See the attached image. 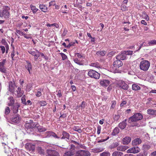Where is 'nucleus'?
Wrapping results in <instances>:
<instances>
[{"instance_id":"obj_46","label":"nucleus","mask_w":156,"mask_h":156,"mask_svg":"<svg viewBox=\"0 0 156 156\" xmlns=\"http://www.w3.org/2000/svg\"><path fill=\"white\" fill-rule=\"evenodd\" d=\"M10 112V109L8 107H6L5 108V115H8Z\"/></svg>"},{"instance_id":"obj_36","label":"nucleus","mask_w":156,"mask_h":156,"mask_svg":"<svg viewBox=\"0 0 156 156\" xmlns=\"http://www.w3.org/2000/svg\"><path fill=\"white\" fill-rule=\"evenodd\" d=\"M119 144L117 142H114L109 146V148L112 149L117 147L119 145Z\"/></svg>"},{"instance_id":"obj_34","label":"nucleus","mask_w":156,"mask_h":156,"mask_svg":"<svg viewBox=\"0 0 156 156\" xmlns=\"http://www.w3.org/2000/svg\"><path fill=\"white\" fill-rule=\"evenodd\" d=\"M25 126L27 129H32L35 127L34 125L33 126L32 124L29 123H26L25 125Z\"/></svg>"},{"instance_id":"obj_44","label":"nucleus","mask_w":156,"mask_h":156,"mask_svg":"<svg viewBox=\"0 0 156 156\" xmlns=\"http://www.w3.org/2000/svg\"><path fill=\"white\" fill-rule=\"evenodd\" d=\"M143 148L144 150L147 151L150 149L151 146L149 145L144 144L143 146Z\"/></svg>"},{"instance_id":"obj_64","label":"nucleus","mask_w":156,"mask_h":156,"mask_svg":"<svg viewBox=\"0 0 156 156\" xmlns=\"http://www.w3.org/2000/svg\"><path fill=\"white\" fill-rule=\"evenodd\" d=\"M101 126H98V130L97 133L98 134H99L100 133L101 130Z\"/></svg>"},{"instance_id":"obj_5","label":"nucleus","mask_w":156,"mask_h":156,"mask_svg":"<svg viewBox=\"0 0 156 156\" xmlns=\"http://www.w3.org/2000/svg\"><path fill=\"white\" fill-rule=\"evenodd\" d=\"M21 119L20 115L17 114L14 115L12 118H11L9 121V122L11 123H18L20 121Z\"/></svg>"},{"instance_id":"obj_45","label":"nucleus","mask_w":156,"mask_h":156,"mask_svg":"<svg viewBox=\"0 0 156 156\" xmlns=\"http://www.w3.org/2000/svg\"><path fill=\"white\" fill-rule=\"evenodd\" d=\"M120 117V115L117 114V115H115L114 116L113 119L114 121H117L119 119Z\"/></svg>"},{"instance_id":"obj_54","label":"nucleus","mask_w":156,"mask_h":156,"mask_svg":"<svg viewBox=\"0 0 156 156\" xmlns=\"http://www.w3.org/2000/svg\"><path fill=\"white\" fill-rule=\"evenodd\" d=\"M25 97V95L23 96L21 99V100L22 101V103L24 105H26L27 103L26 102V99L24 97Z\"/></svg>"},{"instance_id":"obj_47","label":"nucleus","mask_w":156,"mask_h":156,"mask_svg":"<svg viewBox=\"0 0 156 156\" xmlns=\"http://www.w3.org/2000/svg\"><path fill=\"white\" fill-rule=\"evenodd\" d=\"M60 54L63 60H64L67 58V56L64 53L61 52L60 53Z\"/></svg>"},{"instance_id":"obj_32","label":"nucleus","mask_w":156,"mask_h":156,"mask_svg":"<svg viewBox=\"0 0 156 156\" xmlns=\"http://www.w3.org/2000/svg\"><path fill=\"white\" fill-rule=\"evenodd\" d=\"M14 84L12 83V82H9V90L11 92H13L14 91Z\"/></svg>"},{"instance_id":"obj_16","label":"nucleus","mask_w":156,"mask_h":156,"mask_svg":"<svg viewBox=\"0 0 156 156\" xmlns=\"http://www.w3.org/2000/svg\"><path fill=\"white\" fill-rule=\"evenodd\" d=\"M16 92L17 93V94L16 95L18 97H21L24 93L23 90H22L21 88L20 87L18 88Z\"/></svg>"},{"instance_id":"obj_22","label":"nucleus","mask_w":156,"mask_h":156,"mask_svg":"<svg viewBox=\"0 0 156 156\" xmlns=\"http://www.w3.org/2000/svg\"><path fill=\"white\" fill-rule=\"evenodd\" d=\"M8 99L9 100V102L8 104V105L9 106H12L15 104V99L12 96H10L8 98Z\"/></svg>"},{"instance_id":"obj_58","label":"nucleus","mask_w":156,"mask_h":156,"mask_svg":"<svg viewBox=\"0 0 156 156\" xmlns=\"http://www.w3.org/2000/svg\"><path fill=\"white\" fill-rule=\"evenodd\" d=\"M16 32L18 34L21 35H24L25 34H24L23 32H22L21 31L19 30H16Z\"/></svg>"},{"instance_id":"obj_41","label":"nucleus","mask_w":156,"mask_h":156,"mask_svg":"<svg viewBox=\"0 0 156 156\" xmlns=\"http://www.w3.org/2000/svg\"><path fill=\"white\" fill-rule=\"evenodd\" d=\"M36 51H37L38 54H40L41 55V56L43 57L46 60H48V56L46 55H44V54L43 53H40L39 51L36 50Z\"/></svg>"},{"instance_id":"obj_52","label":"nucleus","mask_w":156,"mask_h":156,"mask_svg":"<svg viewBox=\"0 0 156 156\" xmlns=\"http://www.w3.org/2000/svg\"><path fill=\"white\" fill-rule=\"evenodd\" d=\"M28 52L32 56H34L35 55H36L37 53V52H36L35 51H32L31 50H30L28 51Z\"/></svg>"},{"instance_id":"obj_15","label":"nucleus","mask_w":156,"mask_h":156,"mask_svg":"<svg viewBox=\"0 0 156 156\" xmlns=\"http://www.w3.org/2000/svg\"><path fill=\"white\" fill-rule=\"evenodd\" d=\"M27 64L25 65V67L26 69L28 71L30 74L31 73L30 70L32 69V64L28 61H26Z\"/></svg>"},{"instance_id":"obj_37","label":"nucleus","mask_w":156,"mask_h":156,"mask_svg":"<svg viewBox=\"0 0 156 156\" xmlns=\"http://www.w3.org/2000/svg\"><path fill=\"white\" fill-rule=\"evenodd\" d=\"M37 151L41 154H44V150L41 147H38L37 148Z\"/></svg>"},{"instance_id":"obj_6","label":"nucleus","mask_w":156,"mask_h":156,"mask_svg":"<svg viewBox=\"0 0 156 156\" xmlns=\"http://www.w3.org/2000/svg\"><path fill=\"white\" fill-rule=\"evenodd\" d=\"M47 156H59L58 152L55 150H48L47 151Z\"/></svg>"},{"instance_id":"obj_53","label":"nucleus","mask_w":156,"mask_h":156,"mask_svg":"<svg viewBox=\"0 0 156 156\" xmlns=\"http://www.w3.org/2000/svg\"><path fill=\"white\" fill-rule=\"evenodd\" d=\"M39 104L41 106H44L47 105V103L46 101H40L39 102Z\"/></svg>"},{"instance_id":"obj_17","label":"nucleus","mask_w":156,"mask_h":156,"mask_svg":"<svg viewBox=\"0 0 156 156\" xmlns=\"http://www.w3.org/2000/svg\"><path fill=\"white\" fill-rule=\"evenodd\" d=\"M75 152L73 150H69L68 151H66L64 153L63 156H72L74 155Z\"/></svg>"},{"instance_id":"obj_35","label":"nucleus","mask_w":156,"mask_h":156,"mask_svg":"<svg viewBox=\"0 0 156 156\" xmlns=\"http://www.w3.org/2000/svg\"><path fill=\"white\" fill-rule=\"evenodd\" d=\"M90 66L95 67L97 68H99L100 67V65L97 62L91 63L90 65Z\"/></svg>"},{"instance_id":"obj_20","label":"nucleus","mask_w":156,"mask_h":156,"mask_svg":"<svg viewBox=\"0 0 156 156\" xmlns=\"http://www.w3.org/2000/svg\"><path fill=\"white\" fill-rule=\"evenodd\" d=\"M48 135L50 136H52L55 138L60 139L61 137L57 136V134L55 133L52 131H48L46 132Z\"/></svg>"},{"instance_id":"obj_48","label":"nucleus","mask_w":156,"mask_h":156,"mask_svg":"<svg viewBox=\"0 0 156 156\" xmlns=\"http://www.w3.org/2000/svg\"><path fill=\"white\" fill-rule=\"evenodd\" d=\"M126 56L127 55H131L133 54V51H124Z\"/></svg>"},{"instance_id":"obj_12","label":"nucleus","mask_w":156,"mask_h":156,"mask_svg":"<svg viewBox=\"0 0 156 156\" xmlns=\"http://www.w3.org/2000/svg\"><path fill=\"white\" fill-rule=\"evenodd\" d=\"M116 58L117 59H119L121 60H124L126 59V57L124 51H123L117 56Z\"/></svg>"},{"instance_id":"obj_9","label":"nucleus","mask_w":156,"mask_h":156,"mask_svg":"<svg viewBox=\"0 0 156 156\" xmlns=\"http://www.w3.org/2000/svg\"><path fill=\"white\" fill-rule=\"evenodd\" d=\"M140 149L137 146L131 148L127 151V153H136L140 151Z\"/></svg>"},{"instance_id":"obj_62","label":"nucleus","mask_w":156,"mask_h":156,"mask_svg":"<svg viewBox=\"0 0 156 156\" xmlns=\"http://www.w3.org/2000/svg\"><path fill=\"white\" fill-rule=\"evenodd\" d=\"M40 55L39 54H36V55H35L34 56V59L35 61H36L37 60V59L39 57Z\"/></svg>"},{"instance_id":"obj_59","label":"nucleus","mask_w":156,"mask_h":156,"mask_svg":"<svg viewBox=\"0 0 156 156\" xmlns=\"http://www.w3.org/2000/svg\"><path fill=\"white\" fill-rule=\"evenodd\" d=\"M6 60L5 59H4L2 60V61L0 62V66H4V65L6 62Z\"/></svg>"},{"instance_id":"obj_21","label":"nucleus","mask_w":156,"mask_h":156,"mask_svg":"<svg viewBox=\"0 0 156 156\" xmlns=\"http://www.w3.org/2000/svg\"><path fill=\"white\" fill-rule=\"evenodd\" d=\"M35 127L38 130L39 132H44L46 130V129L42 126H38L37 125L35 126Z\"/></svg>"},{"instance_id":"obj_29","label":"nucleus","mask_w":156,"mask_h":156,"mask_svg":"<svg viewBox=\"0 0 156 156\" xmlns=\"http://www.w3.org/2000/svg\"><path fill=\"white\" fill-rule=\"evenodd\" d=\"M73 61L75 63L80 66L83 65V62L82 61L79 60L77 58L74 59Z\"/></svg>"},{"instance_id":"obj_25","label":"nucleus","mask_w":156,"mask_h":156,"mask_svg":"<svg viewBox=\"0 0 156 156\" xmlns=\"http://www.w3.org/2000/svg\"><path fill=\"white\" fill-rule=\"evenodd\" d=\"M147 113L149 115H155L156 114V110L150 109H148L147 110Z\"/></svg>"},{"instance_id":"obj_23","label":"nucleus","mask_w":156,"mask_h":156,"mask_svg":"<svg viewBox=\"0 0 156 156\" xmlns=\"http://www.w3.org/2000/svg\"><path fill=\"white\" fill-rule=\"evenodd\" d=\"M39 8L40 9L42 12H45L47 11V8L45 5L43 4H40L39 5Z\"/></svg>"},{"instance_id":"obj_33","label":"nucleus","mask_w":156,"mask_h":156,"mask_svg":"<svg viewBox=\"0 0 156 156\" xmlns=\"http://www.w3.org/2000/svg\"><path fill=\"white\" fill-rule=\"evenodd\" d=\"M127 125L126 123H125L124 122H120L118 125L119 127L121 129H124L126 127Z\"/></svg>"},{"instance_id":"obj_7","label":"nucleus","mask_w":156,"mask_h":156,"mask_svg":"<svg viewBox=\"0 0 156 156\" xmlns=\"http://www.w3.org/2000/svg\"><path fill=\"white\" fill-rule=\"evenodd\" d=\"M20 104L16 102L14 104L11 106V110L14 113H16L18 112V108L20 106Z\"/></svg>"},{"instance_id":"obj_30","label":"nucleus","mask_w":156,"mask_h":156,"mask_svg":"<svg viewBox=\"0 0 156 156\" xmlns=\"http://www.w3.org/2000/svg\"><path fill=\"white\" fill-rule=\"evenodd\" d=\"M132 89L134 90H138L140 89V88L137 84H133L132 86Z\"/></svg>"},{"instance_id":"obj_43","label":"nucleus","mask_w":156,"mask_h":156,"mask_svg":"<svg viewBox=\"0 0 156 156\" xmlns=\"http://www.w3.org/2000/svg\"><path fill=\"white\" fill-rule=\"evenodd\" d=\"M47 26L48 27H51L52 26H55L56 28H58L59 27V25L57 23H55L52 24H47Z\"/></svg>"},{"instance_id":"obj_26","label":"nucleus","mask_w":156,"mask_h":156,"mask_svg":"<svg viewBox=\"0 0 156 156\" xmlns=\"http://www.w3.org/2000/svg\"><path fill=\"white\" fill-rule=\"evenodd\" d=\"M119 130H120L118 127L115 128L112 133V135L113 136L116 135L119 133Z\"/></svg>"},{"instance_id":"obj_51","label":"nucleus","mask_w":156,"mask_h":156,"mask_svg":"<svg viewBox=\"0 0 156 156\" xmlns=\"http://www.w3.org/2000/svg\"><path fill=\"white\" fill-rule=\"evenodd\" d=\"M0 71L4 73H6V70L4 66H0Z\"/></svg>"},{"instance_id":"obj_4","label":"nucleus","mask_w":156,"mask_h":156,"mask_svg":"<svg viewBox=\"0 0 156 156\" xmlns=\"http://www.w3.org/2000/svg\"><path fill=\"white\" fill-rule=\"evenodd\" d=\"M88 71L87 75L90 77L96 79H98L99 78L100 74L97 72L93 69H90Z\"/></svg>"},{"instance_id":"obj_28","label":"nucleus","mask_w":156,"mask_h":156,"mask_svg":"<svg viewBox=\"0 0 156 156\" xmlns=\"http://www.w3.org/2000/svg\"><path fill=\"white\" fill-rule=\"evenodd\" d=\"M85 151H86L84 150H81L79 151L76 152V156H83Z\"/></svg>"},{"instance_id":"obj_14","label":"nucleus","mask_w":156,"mask_h":156,"mask_svg":"<svg viewBox=\"0 0 156 156\" xmlns=\"http://www.w3.org/2000/svg\"><path fill=\"white\" fill-rule=\"evenodd\" d=\"M62 136L61 138V139H66L67 140H69L70 138L69 134L65 131H63L62 133Z\"/></svg>"},{"instance_id":"obj_13","label":"nucleus","mask_w":156,"mask_h":156,"mask_svg":"<svg viewBox=\"0 0 156 156\" xmlns=\"http://www.w3.org/2000/svg\"><path fill=\"white\" fill-rule=\"evenodd\" d=\"M123 63L119 59H117L115 61L113 65L115 67L119 68L122 66Z\"/></svg>"},{"instance_id":"obj_31","label":"nucleus","mask_w":156,"mask_h":156,"mask_svg":"<svg viewBox=\"0 0 156 156\" xmlns=\"http://www.w3.org/2000/svg\"><path fill=\"white\" fill-rule=\"evenodd\" d=\"M30 8L34 14L38 10V9H37L35 6L32 4L30 5Z\"/></svg>"},{"instance_id":"obj_60","label":"nucleus","mask_w":156,"mask_h":156,"mask_svg":"<svg viewBox=\"0 0 156 156\" xmlns=\"http://www.w3.org/2000/svg\"><path fill=\"white\" fill-rule=\"evenodd\" d=\"M75 146L73 144H72L70 145V147L69 149L71 150H73L75 152Z\"/></svg>"},{"instance_id":"obj_1","label":"nucleus","mask_w":156,"mask_h":156,"mask_svg":"<svg viewBox=\"0 0 156 156\" xmlns=\"http://www.w3.org/2000/svg\"><path fill=\"white\" fill-rule=\"evenodd\" d=\"M150 66V62L147 60L141 61L140 63V69L146 72L148 70Z\"/></svg>"},{"instance_id":"obj_55","label":"nucleus","mask_w":156,"mask_h":156,"mask_svg":"<svg viewBox=\"0 0 156 156\" xmlns=\"http://www.w3.org/2000/svg\"><path fill=\"white\" fill-rule=\"evenodd\" d=\"M82 109H83L87 106V103L85 101H83L81 103Z\"/></svg>"},{"instance_id":"obj_57","label":"nucleus","mask_w":156,"mask_h":156,"mask_svg":"<svg viewBox=\"0 0 156 156\" xmlns=\"http://www.w3.org/2000/svg\"><path fill=\"white\" fill-rule=\"evenodd\" d=\"M0 48H1L2 53L3 54L5 51V47L3 46H0Z\"/></svg>"},{"instance_id":"obj_61","label":"nucleus","mask_w":156,"mask_h":156,"mask_svg":"<svg viewBox=\"0 0 156 156\" xmlns=\"http://www.w3.org/2000/svg\"><path fill=\"white\" fill-rule=\"evenodd\" d=\"M24 37L26 39H31L32 38V37L31 36V34H30L28 35H26L25 34H24Z\"/></svg>"},{"instance_id":"obj_42","label":"nucleus","mask_w":156,"mask_h":156,"mask_svg":"<svg viewBox=\"0 0 156 156\" xmlns=\"http://www.w3.org/2000/svg\"><path fill=\"white\" fill-rule=\"evenodd\" d=\"M106 54V52L105 51H98L97 52L96 54L98 55H100L101 56H104Z\"/></svg>"},{"instance_id":"obj_11","label":"nucleus","mask_w":156,"mask_h":156,"mask_svg":"<svg viewBox=\"0 0 156 156\" xmlns=\"http://www.w3.org/2000/svg\"><path fill=\"white\" fill-rule=\"evenodd\" d=\"M100 80V85L103 87H107L110 84V82L108 80L103 79L102 80Z\"/></svg>"},{"instance_id":"obj_19","label":"nucleus","mask_w":156,"mask_h":156,"mask_svg":"<svg viewBox=\"0 0 156 156\" xmlns=\"http://www.w3.org/2000/svg\"><path fill=\"white\" fill-rule=\"evenodd\" d=\"M131 140V138L130 137H126L122 139L123 144H127L130 142Z\"/></svg>"},{"instance_id":"obj_56","label":"nucleus","mask_w":156,"mask_h":156,"mask_svg":"<svg viewBox=\"0 0 156 156\" xmlns=\"http://www.w3.org/2000/svg\"><path fill=\"white\" fill-rule=\"evenodd\" d=\"M87 36L90 37L91 38V42H95V39L94 37H92L91 36V35L90 33H87Z\"/></svg>"},{"instance_id":"obj_40","label":"nucleus","mask_w":156,"mask_h":156,"mask_svg":"<svg viewBox=\"0 0 156 156\" xmlns=\"http://www.w3.org/2000/svg\"><path fill=\"white\" fill-rule=\"evenodd\" d=\"M104 149L102 148H97L94 149V152L95 153H99L103 151Z\"/></svg>"},{"instance_id":"obj_3","label":"nucleus","mask_w":156,"mask_h":156,"mask_svg":"<svg viewBox=\"0 0 156 156\" xmlns=\"http://www.w3.org/2000/svg\"><path fill=\"white\" fill-rule=\"evenodd\" d=\"M143 118V116L140 113H136L130 117L128 120V122L131 123L132 122H137L141 120Z\"/></svg>"},{"instance_id":"obj_8","label":"nucleus","mask_w":156,"mask_h":156,"mask_svg":"<svg viewBox=\"0 0 156 156\" xmlns=\"http://www.w3.org/2000/svg\"><path fill=\"white\" fill-rule=\"evenodd\" d=\"M117 85L118 87L124 90H127L128 88V85L123 81H121L117 83Z\"/></svg>"},{"instance_id":"obj_50","label":"nucleus","mask_w":156,"mask_h":156,"mask_svg":"<svg viewBox=\"0 0 156 156\" xmlns=\"http://www.w3.org/2000/svg\"><path fill=\"white\" fill-rule=\"evenodd\" d=\"M56 92L58 93L57 94V95L58 97L59 98H61L62 96V94L61 93V90H59L58 91L57 90H56Z\"/></svg>"},{"instance_id":"obj_38","label":"nucleus","mask_w":156,"mask_h":156,"mask_svg":"<svg viewBox=\"0 0 156 156\" xmlns=\"http://www.w3.org/2000/svg\"><path fill=\"white\" fill-rule=\"evenodd\" d=\"M100 156H110V154L108 151H105L100 154Z\"/></svg>"},{"instance_id":"obj_24","label":"nucleus","mask_w":156,"mask_h":156,"mask_svg":"<svg viewBox=\"0 0 156 156\" xmlns=\"http://www.w3.org/2000/svg\"><path fill=\"white\" fill-rule=\"evenodd\" d=\"M127 149V147L125 146H120L118 147L117 150L119 151H124Z\"/></svg>"},{"instance_id":"obj_10","label":"nucleus","mask_w":156,"mask_h":156,"mask_svg":"<svg viewBox=\"0 0 156 156\" xmlns=\"http://www.w3.org/2000/svg\"><path fill=\"white\" fill-rule=\"evenodd\" d=\"M26 149L29 151H33L35 148V145L31 143H27L25 146Z\"/></svg>"},{"instance_id":"obj_49","label":"nucleus","mask_w":156,"mask_h":156,"mask_svg":"<svg viewBox=\"0 0 156 156\" xmlns=\"http://www.w3.org/2000/svg\"><path fill=\"white\" fill-rule=\"evenodd\" d=\"M121 10L122 11H125L127 10V7L123 4L121 5Z\"/></svg>"},{"instance_id":"obj_27","label":"nucleus","mask_w":156,"mask_h":156,"mask_svg":"<svg viewBox=\"0 0 156 156\" xmlns=\"http://www.w3.org/2000/svg\"><path fill=\"white\" fill-rule=\"evenodd\" d=\"M123 154V153L118 151H115L113 152L112 154V156H122Z\"/></svg>"},{"instance_id":"obj_63","label":"nucleus","mask_w":156,"mask_h":156,"mask_svg":"<svg viewBox=\"0 0 156 156\" xmlns=\"http://www.w3.org/2000/svg\"><path fill=\"white\" fill-rule=\"evenodd\" d=\"M42 95L40 91H38L36 94V96L38 97H40Z\"/></svg>"},{"instance_id":"obj_18","label":"nucleus","mask_w":156,"mask_h":156,"mask_svg":"<svg viewBox=\"0 0 156 156\" xmlns=\"http://www.w3.org/2000/svg\"><path fill=\"white\" fill-rule=\"evenodd\" d=\"M141 143V140L140 138H136L132 141V144L133 146H137L140 144Z\"/></svg>"},{"instance_id":"obj_2","label":"nucleus","mask_w":156,"mask_h":156,"mask_svg":"<svg viewBox=\"0 0 156 156\" xmlns=\"http://www.w3.org/2000/svg\"><path fill=\"white\" fill-rule=\"evenodd\" d=\"M10 7L7 6H5L2 11L0 10V17H4L5 19H8L10 16Z\"/></svg>"},{"instance_id":"obj_39","label":"nucleus","mask_w":156,"mask_h":156,"mask_svg":"<svg viewBox=\"0 0 156 156\" xmlns=\"http://www.w3.org/2000/svg\"><path fill=\"white\" fill-rule=\"evenodd\" d=\"M148 44L149 46L156 45V40H153L150 41L148 42Z\"/></svg>"}]
</instances>
